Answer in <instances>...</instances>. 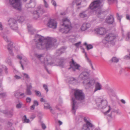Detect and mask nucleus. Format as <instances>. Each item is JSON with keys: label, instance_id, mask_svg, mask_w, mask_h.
I'll return each instance as SVG.
<instances>
[{"label": "nucleus", "instance_id": "nucleus-1", "mask_svg": "<svg viewBox=\"0 0 130 130\" xmlns=\"http://www.w3.org/2000/svg\"><path fill=\"white\" fill-rule=\"evenodd\" d=\"M36 48L38 49L48 50L52 47L56 42V40L50 37L45 38L43 37L38 36L36 37Z\"/></svg>", "mask_w": 130, "mask_h": 130}, {"label": "nucleus", "instance_id": "nucleus-2", "mask_svg": "<svg viewBox=\"0 0 130 130\" xmlns=\"http://www.w3.org/2000/svg\"><path fill=\"white\" fill-rule=\"evenodd\" d=\"M73 95L74 99L73 98L72 99V111L75 114L76 112V110L77 109V103L76 100L82 101L84 99L85 95L82 90L75 89L74 90Z\"/></svg>", "mask_w": 130, "mask_h": 130}, {"label": "nucleus", "instance_id": "nucleus-3", "mask_svg": "<svg viewBox=\"0 0 130 130\" xmlns=\"http://www.w3.org/2000/svg\"><path fill=\"white\" fill-rule=\"evenodd\" d=\"M61 25L64 27V28H61L59 29V31L62 33L67 34L69 33L72 28L69 19L67 18L62 19Z\"/></svg>", "mask_w": 130, "mask_h": 130}, {"label": "nucleus", "instance_id": "nucleus-4", "mask_svg": "<svg viewBox=\"0 0 130 130\" xmlns=\"http://www.w3.org/2000/svg\"><path fill=\"white\" fill-rule=\"evenodd\" d=\"M44 54H34V55L35 57L39 60L42 63L44 64V66L47 72L50 74V73L46 67V66L47 65H51L53 64L52 63L49 62L51 61V58L49 55H47L46 57V58L44 59Z\"/></svg>", "mask_w": 130, "mask_h": 130}, {"label": "nucleus", "instance_id": "nucleus-5", "mask_svg": "<svg viewBox=\"0 0 130 130\" xmlns=\"http://www.w3.org/2000/svg\"><path fill=\"white\" fill-rule=\"evenodd\" d=\"M101 3V1L100 0H95L91 3L89 8L92 11H95L98 14H100L101 13V12L99 7Z\"/></svg>", "mask_w": 130, "mask_h": 130}, {"label": "nucleus", "instance_id": "nucleus-6", "mask_svg": "<svg viewBox=\"0 0 130 130\" xmlns=\"http://www.w3.org/2000/svg\"><path fill=\"white\" fill-rule=\"evenodd\" d=\"M9 3L15 9L19 10L21 9V0H9Z\"/></svg>", "mask_w": 130, "mask_h": 130}, {"label": "nucleus", "instance_id": "nucleus-7", "mask_svg": "<svg viewBox=\"0 0 130 130\" xmlns=\"http://www.w3.org/2000/svg\"><path fill=\"white\" fill-rule=\"evenodd\" d=\"M4 40L6 41L9 42L8 46V50L10 55L12 56H13V54L12 53V48L13 47V43L9 40H8L6 35L3 33L1 34Z\"/></svg>", "mask_w": 130, "mask_h": 130}, {"label": "nucleus", "instance_id": "nucleus-8", "mask_svg": "<svg viewBox=\"0 0 130 130\" xmlns=\"http://www.w3.org/2000/svg\"><path fill=\"white\" fill-rule=\"evenodd\" d=\"M116 38V36L115 34L112 33H109L106 35L105 39L106 41L110 42L111 44L112 45H114L115 44L114 40Z\"/></svg>", "mask_w": 130, "mask_h": 130}, {"label": "nucleus", "instance_id": "nucleus-9", "mask_svg": "<svg viewBox=\"0 0 130 130\" xmlns=\"http://www.w3.org/2000/svg\"><path fill=\"white\" fill-rule=\"evenodd\" d=\"M44 12L43 8L40 6H39L38 7L37 10L34 11L32 13L34 19H36L39 17L40 14H42Z\"/></svg>", "mask_w": 130, "mask_h": 130}, {"label": "nucleus", "instance_id": "nucleus-10", "mask_svg": "<svg viewBox=\"0 0 130 130\" xmlns=\"http://www.w3.org/2000/svg\"><path fill=\"white\" fill-rule=\"evenodd\" d=\"M71 60V61L69 62L70 67L69 68V69H71L73 71H75L76 70H80V66L75 62L73 59Z\"/></svg>", "mask_w": 130, "mask_h": 130}, {"label": "nucleus", "instance_id": "nucleus-11", "mask_svg": "<svg viewBox=\"0 0 130 130\" xmlns=\"http://www.w3.org/2000/svg\"><path fill=\"white\" fill-rule=\"evenodd\" d=\"M95 81L90 78L87 80H84L83 82L84 86L86 89H87L93 86L95 84Z\"/></svg>", "mask_w": 130, "mask_h": 130}, {"label": "nucleus", "instance_id": "nucleus-12", "mask_svg": "<svg viewBox=\"0 0 130 130\" xmlns=\"http://www.w3.org/2000/svg\"><path fill=\"white\" fill-rule=\"evenodd\" d=\"M8 24L10 28L14 30L17 29L18 26L16 20L15 19L11 18L8 21Z\"/></svg>", "mask_w": 130, "mask_h": 130}, {"label": "nucleus", "instance_id": "nucleus-13", "mask_svg": "<svg viewBox=\"0 0 130 130\" xmlns=\"http://www.w3.org/2000/svg\"><path fill=\"white\" fill-rule=\"evenodd\" d=\"M87 119L88 118L86 117L84 118V120L86 124L83 125L82 130H90L89 127H94V125L88 120Z\"/></svg>", "mask_w": 130, "mask_h": 130}, {"label": "nucleus", "instance_id": "nucleus-14", "mask_svg": "<svg viewBox=\"0 0 130 130\" xmlns=\"http://www.w3.org/2000/svg\"><path fill=\"white\" fill-rule=\"evenodd\" d=\"M96 104L98 107H101L103 109L107 106V102L106 100L98 99L96 101Z\"/></svg>", "mask_w": 130, "mask_h": 130}, {"label": "nucleus", "instance_id": "nucleus-15", "mask_svg": "<svg viewBox=\"0 0 130 130\" xmlns=\"http://www.w3.org/2000/svg\"><path fill=\"white\" fill-rule=\"evenodd\" d=\"M57 25V23L56 21L52 19H50L47 23V26L48 27L53 29L56 28Z\"/></svg>", "mask_w": 130, "mask_h": 130}, {"label": "nucleus", "instance_id": "nucleus-16", "mask_svg": "<svg viewBox=\"0 0 130 130\" xmlns=\"http://www.w3.org/2000/svg\"><path fill=\"white\" fill-rule=\"evenodd\" d=\"M89 73L85 71L83 72L80 74L79 77L81 79L85 80L89 78Z\"/></svg>", "mask_w": 130, "mask_h": 130}, {"label": "nucleus", "instance_id": "nucleus-17", "mask_svg": "<svg viewBox=\"0 0 130 130\" xmlns=\"http://www.w3.org/2000/svg\"><path fill=\"white\" fill-rule=\"evenodd\" d=\"M96 31L98 34L101 35H103L106 32L105 29L103 27L97 28L96 29Z\"/></svg>", "mask_w": 130, "mask_h": 130}, {"label": "nucleus", "instance_id": "nucleus-18", "mask_svg": "<svg viewBox=\"0 0 130 130\" xmlns=\"http://www.w3.org/2000/svg\"><path fill=\"white\" fill-rule=\"evenodd\" d=\"M27 88L26 90V94L28 95H31L32 93L30 90L32 88V84H30L29 85H27Z\"/></svg>", "mask_w": 130, "mask_h": 130}, {"label": "nucleus", "instance_id": "nucleus-19", "mask_svg": "<svg viewBox=\"0 0 130 130\" xmlns=\"http://www.w3.org/2000/svg\"><path fill=\"white\" fill-rule=\"evenodd\" d=\"M106 21L108 24H112L114 21V19L113 16L112 15L108 16L107 17Z\"/></svg>", "mask_w": 130, "mask_h": 130}, {"label": "nucleus", "instance_id": "nucleus-20", "mask_svg": "<svg viewBox=\"0 0 130 130\" xmlns=\"http://www.w3.org/2000/svg\"><path fill=\"white\" fill-rule=\"evenodd\" d=\"M90 26V23H84L81 27V30L83 31H84L89 28Z\"/></svg>", "mask_w": 130, "mask_h": 130}, {"label": "nucleus", "instance_id": "nucleus-21", "mask_svg": "<svg viewBox=\"0 0 130 130\" xmlns=\"http://www.w3.org/2000/svg\"><path fill=\"white\" fill-rule=\"evenodd\" d=\"M35 6V3L32 0H29V3H27L25 5L26 7L28 8H33Z\"/></svg>", "mask_w": 130, "mask_h": 130}, {"label": "nucleus", "instance_id": "nucleus-22", "mask_svg": "<svg viewBox=\"0 0 130 130\" xmlns=\"http://www.w3.org/2000/svg\"><path fill=\"white\" fill-rule=\"evenodd\" d=\"M7 69L6 66L4 65H2L1 66H0V75L2 73L3 71H5V73L7 74Z\"/></svg>", "mask_w": 130, "mask_h": 130}, {"label": "nucleus", "instance_id": "nucleus-23", "mask_svg": "<svg viewBox=\"0 0 130 130\" xmlns=\"http://www.w3.org/2000/svg\"><path fill=\"white\" fill-rule=\"evenodd\" d=\"M85 58L86 59L87 61L88 62L89 64H90L91 66L92 69L93 70H94L95 69L94 68L92 63L91 62V60L89 58L87 57V54L86 52H85Z\"/></svg>", "mask_w": 130, "mask_h": 130}, {"label": "nucleus", "instance_id": "nucleus-24", "mask_svg": "<svg viewBox=\"0 0 130 130\" xmlns=\"http://www.w3.org/2000/svg\"><path fill=\"white\" fill-rule=\"evenodd\" d=\"M101 89V85L99 83H97L96 84L95 89L94 90V92L98 90H99Z\"/></svg>", "mask_w": 130, "mask_h": 130}, {"label": "nucleus", "instance_id": "nucleus-25", "mask_svg": "<svg viewBox=\"0 0 130 130\" xmlns=\"http://www.w3.org/2000/svg\"><path fill=\"white\" fill-rule=\"evenodd\" d=\"M86 11H84L80 13L79 15L80 18H84L86 17L87 16V14Z\"/></svg>", "mask_w": 130, "mask_h": 130}, {"label": "nucleus", "instance_id": "nucleus-26", "mask_svg": "<svg viewBox=\"0 0 130 130\" xmlns=\"http://www.w3.org/2000/svg\"><path fill=\"white\" fill-rule=\"evenodd\" d=\"M84 45L86 46V48L88 50L92 48L93 47L92 45L91 44L88 45L86 42H85Z\"/></svg>", "mask_w": 130, "mask_h": 130}, {"label": "nucleus", "instance_id": "nucleus-27", "mask_svg": "<svg viewBox=\"0 0 130 130\" xmlns=\"http://www.w3.org/2000/svg\"><path fill=\"white\" fill-rule=\"evenodd\" d=\"M44 108L46 109H50L51 107L49 104L45 103L44 105Z\"/></svg>", "mask_w": 130, "mask_h": 130}, {"label": "nucleus", "instance_id": "nucleus-28", "mask_svg": "<svg viewBox=\"0 0 130 130\" xmlns=\"http://www.w3.org/2000/svg\"><path fill=\"white\" fill-rule=\"evenodd\" d=\"M112 62H117L119 61V59L116 57H113L111 60Z\"/></svg>", "mask_w": 130, "mask_h": 130}, {"label": "nucleus", "instance_id": "nucleus-29", "mask_svg": "<svg viewBox=\"0 0 130 130\" xmlns=\"http://www.w3.org/2000/svg\"><path fill=\"white\" fill-rule=\"evenodd\" d=\"M34 92L35 93L36 95L38 96L41 97L42 96L41 93L39 91L35 90Z\"/></svg>", "mask_w": 130, "mask_h": 130}, {"label": "nucleus", "instance_id": "nucleus-30", "mask_svg": "<svg viewBox=\"0 0 130 130\" xmlns=\"http://www.w3.org/2000/svg\"><path fill=\"white\" fill-rule=\"evenodd\" d=\"M24 122L26 123H28L29 122V119H27L26 115H24L23 118Z\"/></svg>", "mask_w": 130, "mask_h": 130}, {"label": "nucleus", "instance_id": "nucleus-31", "mask_svg": "<svg viewBox=\"0 0 130 130\" xmlns=\"http://www.w3.org/2000/svg\"><path fill=\"white\" fill-rule=\"evenodd\" d=\"M79 0H75L73 1V4H76V6H78L80 5V2H79Z\"/></svg>", "mask_w": 130, "mask_h": 130}, {"label": "nucleus", "instance_id": "nucleus-32", "mask_svg": "<svg viewBox=\"0 0 130 130\" xmlns=\"http://www.w3.org/2000/svg\"><path fill=\"white\" fill-rule=\"evenodd\" d=\"M19 94V98H23L25 96V95L24 93L20 92Z\"/></svg>", "mask_w": 130, "mask_h": 130}, {"label": "nucleus", "instance_id": "nucleus-33", "mask_svg": "<svg viewBox=\"0 0 130 130\" xmlns=\"http://www.w3.org/2000/svg\"><path fill=\"white\" fill-rule=\"evenodd\" d=\"M8 115H9V117H11L13 115V110H11L9 111H8Z\"/></svg>", "mask_w": 130, "mask_h": 130}, {"label": "nucleus", "instance_id": "nucleus-34", "mask_svg": "<svg viewBox=\"0 0 130 130\" xmlns=\"http://www.w3.org/2000/svg\"><path fill=\"white\" fill-rule=\"evenodd\" d=\"M18 19L21 22L24 21V18L23 16H21L20 17V18H18Z\"/></svg>", "mask_w": 130, "mask_h": 130}, {"label": "nucleus", "instance_id": "nucleus-35", "mask_svg": "<svg viewBox=\"0 0 130 130\" xmlns=\"http://www.w3.org/2000/svg\"><path fill=\"white\" fill-rule=\"evenodd\" d=\"M59 66L62 68H63L64 64V61L62 60L59 63Z\"/></svg>", "mask_w": 130, "mask_h": 130}, {"label": "nucleus", "instance_id": "nucleus-36", "mask_svg": "<svg viewBox=\"0 0 130 130\" xmlns=\"http://www.w3.org/2000/svg\"><path fill=\"white\" fill-rule=\"evenodd\" d=\"M117 19L119 21V22H120L121 21V19L122 17L121 16H120L118 13L117 14Z\"/></svg>", "mask_w": 130, "mask_h": 130}, {"label": "nucleus", "instance_id": "nucleus-37", "mask_svg": "<svg viewBox=\"0 0 130 130\" xmlns=\"http://www.w3.org/2000/svg\"><path fill=\"white\" fill-rule=\"evenodd\" d=\"M43 87L44 89L47 92L48 91V89L47 88V85L44 84L43 85Z\"/></svg>", "mask_w": 130, "mask_h": 130}, {"label": "nucleus", "instance_id": "nucleus-38", "mask_svg": "<svg viewBox=\"0 0 130 130\" xmlns=\"http://www.w3.org/2000/svg\"><path fill=\"white\" fill-rule=\"evenodd\" d=\"M26 100L27 103H30L31 101V99L30 98L27 97L26 98Z\"/></svg>", "mask_w": 130, "mask_h": 130}, {"label": "nucleus", "instance_id": "nucleus-39", "mask_svg": "<svg viewBox=\"0 0 130 130\" xmlns=\"http://www.w3.org/2000/svg\"><path fill=\"white\" fill-rule=\"evenodd\" d=\"M20 92H15L14 94L15 96L16 97H19Z\"/></svg>", "mask_w": 130, "mask_h": 130}, {"label": "nucleus", "instance_id": "nucleus-40", "mask_svg": "<svg viewBox=\"0 0 130 130\" xmlns=\"http://www.w3.org/2000/svg\"><path fill=\"white\" fill-rule=\"evenodd\" d=\"M56 53L57 54H57L56 55L58 56L62 54V52L60 50H59L56 51Z\"/></svg>", "mask_w": 130, "mask_h": 130}, {"label": "nucleus", "instance_id": "nucleus-41", "mask_svg": "<svg viewBox=\"0 0 130 130\" xmlns=\"http://www.w3.org/2000/svg\"><path fill=\"white\" fill-rule=\"evenodd\" d=\"M81 43V42H79L76 43L74 44V45L76 47H79V46L80 45Z\"/></svg>", "mask_w": 130, "mask_h": 130}, {"label": "nucleus", "instance_id": "nucleus-42", "mask_svg": "<svg viewBox=\"0 0 130 130\" xmlns=\"http://www.w3.org/2000/svg\"><path fill=\"white\" fill-rule=\"evenodd\" d=\"M22 104L19 103L16 105V107L18 108H20L22 106Z\"/></svg>", "mask_w": 130, "mask_h": 130}, {"label": "nucleus", "instance_id": "nucleus-43", "mask_svg": "<svg viewBox=\"0 0 130 130\" xmlns=\"http://www.w3.org/2000/svg\"><path fill=\"white\" fill-rule=\"evenodd\" d=\"M33 104L36 106H37L38 105L39 103L36 100H34V101Z\"/></svg>", "mask_w": 130, "mask_h": 130}, {"label": "nucleus", "instance_id": "nucleus-44", "mask_svg": "<svg viewBox=\"0 0 130 130\" xmlns=\"http://www.w3.org/2000/svg\"><path fill=\"white\" fill-rule=\"evenodd\" d=\"M108 107L109 108V109L107 111L105 112L104 113V114L105 115L107 114V113H108L110 112V111L111 110V107L109 105V106Z\"/></svg>", "mask_w": 130, "mask_h": 130}, {"label": "nucleus", "instance_id": "nucleus-45", "mask_svg": "<svg viewBox=\"0 0 130 130\" xmlns=\"http://www.w3.org/2000/svg\"><path fill=\"white\" fill-rule=\"evenodd\" d=\"M43 1L45 6L46 8L48 6V4L47 2H46L45 0H43Z\"/></svg>", "mask_w": 130, "mask_h": 130}, {"label": "nucleus", "instance_id": "nucleus-46", "mask_svg": "<svg viewBox=\"0 0 130 130\" xmlns=\"http://www.w3.org/2000/svg\"><path fill=\"white\" fill-rule=\"evenodd\" d=\"M23 75L26 78L28 79L29 78V77L28 75L27 74L24 73H23Z\"/></svg>", "mask_w": 130, "mask_h": 130}, {"label": "nucleus", "instance_id": "nucleus-47", "mask_svg": "<svg viewBox=\"0 0 130 130\" xmlns=\"http://www.w3.org/2000/svg\"><path fill=\"white\" fill-rule=\"evenodd\" d=\"M52 3V4L55 7L56 6V2L54 0H52L51 1Z\"/></svg>", "mask_w": 130, "mask_h": 130}, {"label": "nucleus", "instance_id": "nucleus-48", "mask_svg": "<svg viewBox=\"0 0 130 130\" xmlns=\"http://www.w3.org/2000/svg\"><path fill=\"white\" fill-rule=\"evenodd\" d=\"M2 112L3 113L6 115H8V111L7 110H3L2 111Z\"/></svg>", "mask_w": 130, "mask_h": 130}, {"label": "nucleus", "instance_id": "nucleus-49", "mask_svg": "<svg viewBox=\"0 0 130 130\" xmlns=\"http://www.w3.org/2000/svg\"><path fill=\"white\" fill-rule=\"evenodd\" d=\"M50 111L53 114H54L55 113V111L53 110L52 107H51V108H50Z\"/></svg>", "mask_w": 130, "mask_h": 130}, {"label": "nucleus", "instance_id": "nucleus-50", "mask_svg": "<svg viewBox=\"0 0 130 130\" xmlns=\"http://www.w3.org/2000/svg\"><path fill=\"white\" fill-rule=\"evenodd\" d=\"M17 57L18 59L20 60H21L22 58H23V57L22 56L20 55H18L17 56Z\"/></svg>", "mask_w": 130, "mask_h": 130}, {"label": "nucleus", "instance_id": "nucleus-51", "mask_svg": "<svg viewBox=\"0 0 130 130\" xmlns=\"http://www.w3.org/2000/svg\"><path fill=\"white\" fill-rule=\"evenodd\" d=\"M14 77L17 79H19L21 78V77L17 75H15L14 76Z\"/></svg>", "mask_w": 130, "mask_h": 130}, {"label": "nucleus", "instance_id": "nucleus-52", "mask_svg": "<svg viewBox=\"0 0 130 130\" xmlns=\"http://www.w3.org/2000/svg\"><path fill=\"white\" fill-rule=\"evenodd\" d=\"M108 1L110 3L117 2V0H108Z\"/></svg>", "mask_w": 130, "mask_h": 130}, {"label": "nucleus", "instance_id": "nucleus-53", "mask_svg": "<svg viewBox=\"0 0 130 130\" xmlns=\"http://www.w3.org/2000/svg\"><path fill=\"white\" fill-rule=\"evenodd\" d=\"M42 127L43 129H45L46 128V126L44 124L42 123Z\"/></svg>", "mask_w": 130, "mask_h": 130}, {"label": "nucleus", "instance_id": "nucleus-54", "mask_svg": "<svg viewBox=\"0 0 130 130\" xmlns=\"http://www.w3.org/2000/svg\"><path fill=\"white\" fill-rule=\"evenodd\" d=\"M35 106L34 104L31 106L30 107L31 109L32 110H34L35 108Z\"/></svg>", "mask_w": 130, "mask_h": 130}, {"label": "nucleus", "instance_id": "nucleus-55", "mask_svg": "<svg viewBox=\"0 0 130 130\" xmlns=\"http://www.w3.org/2000/svg\"><path fill=\"white\" fill-rule=\"evenodd\" d=\"M121 101L122 103L124 104H125L126 103L125 101L123 99L121 100Z\"/></svg>", "mask_w": 130, "mask_h": 130}, {"label": "nucleus", "instance_id": "nucleus-56", "mask_svg": "<svg viewBox=\"0 0 130 130\" xmlns=\"http://www.w3.org/2000/svg\"><path fill=\"white\" fill-rule=\"evenodd\" d=\"M32 27V26L31 25H29V26H27V27L28 28V31H30V29L29 28H30Z\"/></svg>", "mask_w": 130, "mask_h": 130}, {"label": "nucleus", "instance_id": "nucleus-57", "mask_svg": "<svg viewBox=\"0 0 130 130\" xmlns=\"http://www.w3.org/2000/svg\"><path fill=\"white\" fill-rule=\"evenodd\" d=\"M2 23H0V30H2Z\"/></svg>", "mask_w": 130, "mask_h": 130}, {"label": "nucleus", "instance_id": "nucleus-58", "mask_svg": "<svg viewBox=\"0 0 130 130\" xmlns=\"http://www.w3.org/2000/svg\"><path fill=\"white\" fill-rule=\"evenodd\" d=\"M126 19L127 20H129L130 19L129 16V15H127L126 16Z\"/></svg>", "mask_w": 130, "mask_h": 130}, {"label": "nucleus", "instance_id": "nucleus-59", "mask_svg": "<svg viewBox=\"0 0 130 130\" xmlns=\"http://www.w3.org/2000/svg\"><path fill=\"white\" fill-rule=\"evenodd\" d=\"M0 95H1L2 96H4L6 95V94L5 93H0Z\"/></svg>", "mask_w": 130, "mask_h": 130}, {"label": "nucleus", "instance_id": "nucleus-60", "mask_svg": "<svg viewBox=\"0 0 130 130\" xmlns=\"http://www.w3.org/2000/svg\"><path fill=\"white\" fill-rule=\"evenodd\" d=\"M119 111V110H113V112H116L118 114V113Z\"/></svg>", "mask_w": 130, "mask_h": 130}, {"label": "nucleus", "instance_id": "nucleus-61", "mask_svg": "<svg viewBox=\"0 0 130 130\" xmlns=\"http://www.w3.org/2000/svg\"><path fill=\"white\" fill-rule=\"evenodd\" d=\"M40 101L41 102H45V100L43 98H41L40 99Z\"/></svg>", "mask_w": 130, "mask_h": 130}, {"label": "nucleus", "instance_id": "nucleus-62", "mask_svg": "<svg viewBox=\"0 0 130 130\" xmlns=\"http://www.w3.org/2000/svg\"><path fill=\"white\" fill-rule=\"evenodd\" d=\"M20 63L21 64V66L22 68V69L23 70H24V68L23 67V66L21 62V61H20Z\"/></svg>", "mask_w": 130, "mask_h": 130}, {"label": "nucleus", "instance_id": "nucleus-63", "mask_svg": "<svg viewBox=\"0 0 130 130\" xmlns=\"http://www.w3.org/2000/svg\"><path fill=\"white\" fill-rule=\"evenodd\" d=\"M58 123H59V125H61L62 124V122L60 120L58 121Z\"/></svg>", "mask_w": 130, "mask_h": 130}, {"label": "nucleus", "instance_id": "nucleus-64", "mask_svg": "<svg viewBox=\"0 0 130 130\" xmlns=\"http://www.w3.org/2000/svg\"><path fill=\"white\" fill-rule=\"evenodd\" d=\"M8 125L10 126H11L12 125V124L10 122H8Z\"/></svg>", "mask_w": 130, "mask_h": 130}]
</instances>
